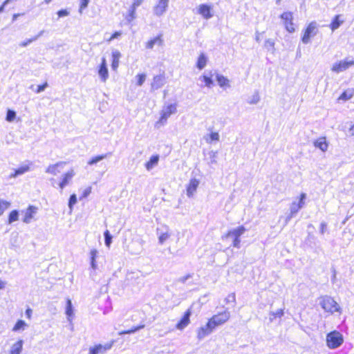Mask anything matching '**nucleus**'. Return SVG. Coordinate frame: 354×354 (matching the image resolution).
<instances>
[{"label":"nucleus","mask_w":354,"mask_h":354,"mask_svg":"<svg viewBox=\"0 0 354 354\" xmlns=\"http://www.w3.org/2000/svg\"><path fill=\"white\" fill-rule=\"evenodd\" d=\"M144 327H145V325H140L138 326H135L130 330H123V331L120 332L119 335L131 334V333H133L139 330L140 329L143 328Z\"/></svg>","instance_id":"39"},{"label":"nucleus","mask_w":354,"mask_h":354,"mask_svg":"<svg viewBox=\"0 0 354 354\" xmlns=\"http://www.w3.org/2000/svg\"><path fill=\"white\" fill-rule=\"evenodd\" d=\"M165 84V77L164 75H158L153 77L151 84V91H153L162 87Z\"/></svg>","instance_id":"12"},{"label":"nucleus","mask_w":354,"mask_h":354,"mask_svg":"<svg viewBox=\"0 0 354 354\" xmlns=\"http://www.w3.org/2000/svg\"><path fill=\"white\" fill-rule=\"evenodd\" d=\"M66 162L64 161H60L53 165H50L46 169V173L56 176L60 172L59 169H63L66 165Z\"/></svg>","instance_id":"16"},{"label":"nucleus","mask_w":354,"mask_h":354,"mask_svg":"<svg viewBox=\"0 0 354 354\" xmlns=\"http://www.w3.org/2000/svg\"><path fill=\"white\" fill-rule=\"evenodd\" d=\"M306 198V194L305 193H302L300 195V198L299 203H297L301 208H303L305 205V199Z\"/></svg>","instance_id":"49"},{"label":"nucleus","mask_w":354,"mask_h":354,"mask_svg":"<svg viewBox=\"0 0 354 354\" xmlns=\"http://www.w3.org/2000/svg\"><path fill=\"white\" fill-rule=\"evenodd\" d=\"M19 218V213L17 210H13L10 213L8 218V223H12Z\"/></svg>","instance_id":"40"},{"label":"nucleus","mask_w":354,"mask_h":354,"mask_svg":"<svg viewBox=\"0 0 354 354\" xmlns=\"http://www.w3.org/2000/svg\"><path fill=\"white\" fill-rule=\"evenodd\" d=\"M293 216H291V212L286 218V225L288 223V221L292 218Z\"/></svg>","instance_id":"62"},{"label":"nucleus","mask_w":354,"mask_h":354,"mask_svg":"<svg viewBox=\"0 0 354 354\" xmlns=\"http://www.w3.org/2000/svg\"><path fill=\"white\" fill-rule=\"evenodd\" d=\"M146 77L147 75L145 73L137 75L136 77L137 79V85L139 86H142L146 80Z\"/></svg>","instance_id":"43"},{"label":"nucleus","mask_w":354,"mask_h":354,"mask_svg":"<svg viewBox=\"0 0 354 354\" xmlns=\"http://www.w3.org/2000/svg\"><path fill=\"white\" fill-rule=\"evenodd\" d=\"M354 95V90L349 89L344 91L339 97V100H348L351 99Z\"/></svg>","instance_id":"34"},{"label":"nucleus","mask_w":354,"mask_h":354,"mask_svg":"<svg viewBox=\"0 0 354 354\" xmlns=\"http://www.w3.org/2000/svg\"><path fill=\"white\" fill-rule=\"evenodd\" d=\"M66 314L68 316V320L71 322V317L73 315V310L71 300L68 299L66 301Z\"/></svg>","instance_id":"29"},{"label":"nucleus","mask_w":354,"mask_h":354,"mask_svg":"<svg viewBox=\"0 0 354 354\" xmlns=\"http://www.w3.org/2000/svg\"><path fill=\"white\" fill-rule=\"evenodd\" d=\"M215 328L209 322V320L207 322V323L202 326H201L197 330V338L199 340H201L204 339L206 336L210 335Z\"/></svg>","instance_id":"8"},{"label":"nucleus","mask_w":354,"mask_h":354,"mask_svg":"<svg viewBox=\"0 0 354 354\" xmlns=\"http://www.w3.org/2000/svg\"><path fill=\"white\" fill-rule=\"evenodd\" d=\"M98 75L102 82H105L109 78V72L106 66V60L102 57V62L98 70Z\"/></svg>","instance_id":"15"},{"label":"nucleus","mask_w":354,"mask_h":354,"mask_svg":"<svg viewBox=\"0 0 354 354\" xmlns=\"http://www.w3.org/2000/svg\"><path fill=\"white\" fill-rule=\"evenodd\" d=\"M138 6L132 4L129 10V15L127 17V20L131 22L136 18V10Z\"/></svg>","instance_id":"31"},{"label":"nucleus","mask_w":354,"mask_h":354,"mask_svg":"<svg viewBox=\"0 0 354 354\" xmlns=\"http://www.w3.org/2000/svg\"><path fill=\"white\" fill-rule=\"evenodd\" d=\"M6 283L2 280H0V290H2L5 288Z\"/></svg>","instance_id":"59"},{"label":"nucleus","mask_w":354,"mask_h":354,"mask_svg":"<svg viewBox=\"0 0 354 354\" xmlns=\"http://www.w3.org/2000/svg\"><path fill=\"white\" fill-rule=\"evenodd\" d=\"M351 136H354V125H353L349 129Z\"/></svg>","instance_id":"63"},{"label":"nucleus","mask_w":354,"mask_h":354,"mask_svg":"<svg viewBox=\"0 0 354 354\" xmlns=\"http://www.w3.org/2000/svg\"><path fill=\"white\" fill-rule=\"evenodd\" d=\"M199 185V180L196 178H192L187 187V196L189 198L194 196L196 189Z\"/></svg>","instance_id":"17"},{"label":"nucleus","mask_w":354,"mask_h":354,"mask_svg":"<svg viewBox=\"0 0 354 354\" xmlns=\"http://www.w3.org/2000/svg\"><path fill=\"white\" fill-rule=\"evenodd\" d=\"M200 80H203L204 82L205 83V86L207 87H211L213 84V81L210 77H208L207 75H203L200 77Z\"/></svg>","instance_id":"44"},{"label":"nucleus","mask_w":354,"mask_h":354,"mask_svg":"<svg viewBox=\"0 0 354 354\" xmlns=\"http://www.w3.org/2000/svg\"><path fill=\"white\" fill-rule=\"evenodd\" d=\"M155 44H158L161 46L162 44V39L161 35H159L146 43L145 47L147 49H153Z\"/></svg>","instance_id":"25"},{"label":"nucleus","mask_w":354,"mask_h":354,"mask_svg":"<svg viewBox=\"0 0 354 354\" xmlns=\"http://www.w3.org/2000/svg\"><path fill=\"white\" fill-rule=\"evenodd\" d=\"M43 33H44V30L40 31L39 33L37 35L35 36L34 37L30 38V39H28L27 40L21 42L19 44V46L21 47H26V46H27L28 45L31 44L32 41H36L40 36L42 35Z\"/></svg>","instance_id":"32"},{"label":"nucleus","mask_w":354,"mask_h":354,"mask_svg":"<svg viewBox=\"0 0 354 354\" xmlns=\"http://www.w3.org/2000/svg\"><path fill=\"white\" fill-rule=\"evenodd\" d=\"M37 209V208L34 206H29L24 212L23 221L26 223H30L34 215L36 214Z\"/></svg>","instance_id":"21"},{"label":"nucleus","mask_w":354,"mask_h":354,"mask_svg":"<svg viewBox=\"0 0 354 354\" xmlns=\"http://www.w3.org/2000/svg\"><path fill=\"white\" fill-rule=\"evenodd\" d=\"M91 192V187H88L84 189L82 194V198H86Z\"/></svg>","instance_id":"55"},{"label":"nucleus","mask_w":354,"mask_h":354,"mask_svg":"<svg viewBox=\"0 0 354 354\" xmlns=\"http://www.w3.org/2000/svg\"><path fill=\"white\" fill-rule=\"evenodd\" d=\"M159 160L158 156H153L150 160L145 164L146 169L149 171L158 165Z\"/></svg>","instance_id":"27"},{"label":"nucleus","mask_w":354,"mask_h":354,"mask_svg":"<svg viewBox=\"0 0 354 354\" xmlns=\"http://www.w3.org/2000/svg\"><path fill=\"white\" fill-rule=\"evenodd\" d=\"M111 55H112L111 68H112L113 71H116L118 70V68L119 67L120 59L122 55H121L120 52L118 50H113Z\"/></svg>","instance_id":"20"},{"label":"nucleus","mask_w":354,"mask_h":354,"mask_svg":"<svg viewBox=\"0 0 354 354\" xmlns=\"http://www.w3.org/2000/svg\"><path fill=\"white\" fill-rule=\"evenodd\" d=\"M317 32V24L315 21L311 22L307 27L304 35L302 37V42L304 44H308L310 37L316 35Z\"/></svg>","instance_id":"7"},{"label":"nucleus","mask_w":354,"mask_h":354,"mask_svg":"<svg viewBox=\"0 0 354 354\" xmlns=\"http://www.w3.org/2000/svg\"><path fill=\"white\" fill-rule=\"evenodd\" d=\"M143 1H144V0H133L132 4L137 6H140L142 3Z\"/></svg>","instance_id":"58"},{"label":"nucleus","mask_w":354,"mask_h":354,"mask_svg":"<svg viewBox=\"0 0 354 354\" xmlns=\"http://www.w3.org/2000/svg\"><path fill=\"white\" fill-rule=\"evenodd\" d=\"M216 81L221 87H230V81L229 80L222 75L217 74L216 75Z\"/></svg>","instance_id":"28"},{"label":"nucleus","mask_w":354,"mask_h":354,"mask_svg":"<svg viewBox=\"0 0 354 354\" xmlns=\"http://www.w3.org/2000/svg\"><path fill=\"white\" fill-rule=\"evenodd\" d=\"M191 276L189 274L185 276V277H183L180 279V281L182 282H185L186 280H187Z\"/></svg>","instance_id":"61"},{"label":"nucleus","mask_w":354,"mask_h":354,"mask_svg":"<svg viewBox=\"0 0 354 354\" xmlns=\"http://www.w3.org/2000/svg\"><path fill=\"white\" fill-rule=\"evenodd\" d=\"M91 264L92 268L95 270L97 267L95 260H91Z\"/></svg>","instance_id":"60"},{"label":"nucleus","mask_w":354,"mask_h":354,"mask_svg":"<svg viewBox=\"0 0 354 354\" xmlns=\"http://www.w3.org/2000/svg\"><path fill=\"white\" fill-rule=\"evenodd\" d=\"M300 209H301V208L299 207V205L296 202L292 203L290 207L291 216H294L295 214H297Z\"/></svg>","instance_id":"41"},{"label":"nucleus","mask_w":354,"mask_h":354,"mask_svg":"<svg viewBox=\"0 0 354 354\" xmlns=\"http://www.w3.org/2000/svg\"><path fill=\"white\" fill-rule=\"evenodd\" d=\"M192 315V312L190 309H188L187 312L185 313L183 317L180 319V321L177 324L176 328L178 330H183L189 324V317Z\"/></svg>","instance_id":"19"},{"label":"nucleus","mask_w":354,"mask_h":354,"mask_svg":"<svg viewBox=\"0 0 354 354\" xmlns=\"http://www.w3.org/2000/svg\"><path fill=\"white\" fill-rule=\"evenodd\" d=\"M10 206V203L3 199H0V216L2 215L6 209Z\"/></svg>","instance_id":"37"},{"label":"nucleus","mask_w":354,"mask_h":354,"mask_svg":"<svg viewBox=\"0 0 354 354\" xmlns=\"http://www.w3.org/2000/svg\"><path fill=\"white\" fill-rule=\"evenodd\" d=\"M112 346L113 343L95 345L89 348L88 354H104L107 351L111 348Z\"/></svg>","instance_id":"11"},{"label":"nucleus","mask_w":354,"mask_h":354,"mask_svg":"<svg viewBox=\"0 0 354 354\" xmlns=\"http://www.w3.org/2000/svg\"><path fill=\"white\" fill-rule=\"evenodd\" d=\"M97 253L98 252H97V250H95V249L91 250L90 252L91 260H95Z\"/></svg>","instance_id":"53"},{"label":"nucleus","mask_w":354,"mask_h":354,"mask_svg":"<svg viewBox=\"0 0 354 354\" xmlns=\"http://www.w3.org/2000/svg\"><path fill=\"white\" fill-rule=\"evenodd\" d=\"M107 156H108L107 154H102V155H100V156L93 157L88 162V165H93L97 164L98 162L106 158L107 157Z\"/></svg>","instance_id":"35"},{"label":"nucleus","mask_w":354,"mask_h":354,"mask_svg":"<svg viewBox=\"0 0 354 354\" xmlns=\"http://www.w3.org/2000/svg\"><path fill=\"white\" fill-rule=\"evenodd\" d=\"M198 13L205 19H209L213 17L212 7L207 4L199 5L198 7Z\"/></svg>","instance_id":"13"},{"label":"nucleus","mask_w":354,"mask_h":354,"mask_svg":"<svg viewBox=\"0 0 354 354\" xmlns=\"http://www.w3.org/2000/svg\"><path fill=\"white\" fill-rule=\"evenodd\" d=\"M16 118V113L12 110H8L6 115V120L8 122H12Z\"/></svg>","instance_id":"45"},{"label":"nucleus","mask_w":354,"mask_h":354,"mask_svg":"<svg viewBox=\"0 0 354 354\" xmlns=\"http://www.w3.org/2000/svg\"><path fill=\"white\" fill-rule=\"evenodd\" d=\"M281 18L283 20H284L286 30L289 32H294L295 31V28H294V24L292 22V13L291 12H283L281 15Z\"/></svg>","instance_id":"14"},{"label":"nucleus","mask_w":354,"mask_h":354,"mask_svg":"<svg viewBox=\"0 0 354 354\" xmlns=\"http://www.w3.org/2000/svg\"><path fill=\"white\" fill-rule=\"evenodd\" d=\"M220 136L217 132H212L209 134V138H205L207 143H211L212 141H218Z\"/></svg>","instance_id":"36"},{"label":"nucleus","mask_w":354,"mask_h":354,"mask_svg":"<svg viewBox=\"0 0 354 354\" xmlns=\"http://www.w3.org/2000/svg\"><path fill=\"white\" fill-rule=\"evenodd\" d=\"M19 16V14H14L13 16H12V21H15L17 17Z\"/></svg>","instance_id":"64"},{"label":"nucleus","mask_w":354,"mask_h":354,"mask_svg":"<svg viewBox=\"0 0 354 354\" xmlns=\"http://www.w3.org/2000/svg\"><path fill=\"white\" fill-rule=\"evenodd\" d=\"M176 112V104H171L163 107L161 111V116L159 120L156 122V127H159V124L163 125L167 122V119L171 115Z\"/></svg>","instance_id":"3"},{"label":"nucleus","mask_w":354,"mask_h":354,"mask_svg":"<svg viewBox=\"0 0 354 354\" xmlns=\"http://www.w3.org/2000/svg\"><path fill=\"white\" fill-rule=\"evenodd\" d=\"M169 0H158L153 8V14L157 17L162 16L167 11Z\"/></svg>","instance_id":"6"},{"label":"nucleus","mask_w":354,"mask_h":354,"mask_svg":"<svg viewBox=\"0 0 354 354\" xmlns=\"http://www.w3.org/2000/svg\"><path fill=\"white\" fill-rule=\"evenodd\" d=\"M283 310L282 309H279L278 310H277L275 313H270V319L271 322L273 321V319L276 317H281L283 316Z\"/></svg>","instance_id":"47"},{"label":"nucleus","mask_w":354,"mask_h":354,"mask_svg":"<svg viewBox=\"0 0 354 354\" xmlns=\"http://www.w3.org/2000/svg\"><path fill=\"white\" fill-rule=\"evenodd\" d=\"M157 235L158 236V243L162 245L171 235L170 230L167 225H163L157 228Z\"/></svg>","instance_id":"9"},{"label":"nucleus","mask_w":354,"mask_h":354,"mask_svg":"<svg viewBox=\"0 0 354 354\" xmlns=\"http://www.w3.org/2000/svg\"><path fill=\"white\" fill-rule=\"evenodd\" d=\"M260 97L258 93H255L252 95L251 100L249 102L250 104H257L259 102Z\"/></svg>","instance_id":"50"},{"label":"nucleus","mask_w":354,"mask_h":354,"mask_svg":"<svg viewBox=\"0 0 354 354\" xmlns=\"http://www.w3.org/2000/svg\"><path fill=\"white\" fill-rule=\"evenodd\" d=\"M230 317V313L227 310H225L221 313L214 315L209 320L216 328L217 326L225 324Z\"/></svg>","instance_id":"4"},{"label":"nucleus","mask_w":354,"mask_h":354,"mask_svg":"<svg viewBox=\"0 0 354 354\" xmlns=\"http://www.w3.org/2000/svg\"><path fill=\"white\" fill-rule=\"evenodd\" d=\"M105 245L109 248L112 242V236L110 234L109 230H106L104 233Z\"/></svg>","instance_id":"42"},{"label":"nucleus","mask_w":354,"mask_h":354,"mask_svg":"<svg viewBox=\"0 0 354 354\" xmlns=\"http://www.w3.org/2000/svg\"><path fill=\"white\" fill-rule=\"evenodd\" d=\"M235 299H235V294L234 293H232V294H230V295H229L227 296V297L226 298L225 300H226L227 302H230V301L235 302Z\"/></svg>","instance_id":"54"},{"label":"nucleus","mask_w":354,"mask_h":354,"mask_svg":"<svg viewBox=\"0 0 354 354\" xmlns=\"http://www.w3.org/2000/svg\"><path fill=\"white\" fill-rule=\"evenodd\" d=\"M76 203H77V197H76V195H75V194H72V195L70 196L69 202H68V207H69V208H70L71 211H72V209H73V205H75Z\"/></svg>","instance_id":"48"},{"label":"nucleus","mask_w":354,"mask_h":354,"mask_svg":"<svg viewBox=\"0 0 354 354\" xmlns=\"http://www.w3.org/2000/svg\"><path fill=\"white\" fill-rule=\"evenodd\" d=\"M327 225L325 222H322L320 225V232L321 234H324L326 230Z\"/></svg>","instance_id":"57"},{"label":"nucleus","mask_w":354,"mask_h":354,"mask_svg":"<svg viewBox=\"0 0 354 354\" xmlns=\"http://www.w3.org/2000/svg\"><path fill=\"white\" fill-rule=\"evenodd\" d=\"M24 342L22 339H19L15 343L10 349V354H21L23 348Z\"/></svg>","instance_id":"23"},{"label":"nucleus","mask_w":354,"mask_h":354,"mask_svg":"<svg viewBox=\"0 0 354 354\" xmlns=\"http://www.w3.org/2000/svg\"><path fill=\"white\" fill-rule=\"evenodd\" d=\"M342 18V17L340 15H336L335 17L330 25V27L333 31L337 29L344 23V19Z\"/></svg>","instance_id":"24"},{"label":"nucleus","mask_w":354,"mask_h":354,"mask_svg":"<svg viewBox=\"0 0 354 354\" xmlns=\"http://www.w3.org/2000/svg\"><path fill=\"white\" fill-rule=\"evenodd\" d=\"M30 170L28 165H24L17 169L14 174L10 175V178H15L19 175H21Z\"/></svg>","instance_id":"30"},{"label":"nucleus","mask_w":354,"mask_h":354,"mask_svg":"<svg viewBox=\"0 0 354 354\" xmlns=\"http://www.w3.org/2000/svg\"><path fill=\"white\" fill-rule=\"evenodd\" d=\"M122 35V32L120 31H117L115 32V33H113L112 35V36L111 37V38L109 39V41H111L112 39H117L118 37H119L120 35Z\"/></svg>","instance_id":"56"},{"label":"nucleus","mask_w":354,"mask_h":354,"mask_svg":"<svg viewBox=\"0 0 354 354\" xmlns=\"http://www.w3.org/2000/svg\"><path fill=\"white\" fill-rule=\"evenodd\" d=\"M351 66H354V61L342 60L334 63L331 70L336 73H339L346 71Z\"/></svg>","instance_id":"10"},{"label":"nucleus","mask_w":354,"mask_h":354,"mask_svg":"<svg viewBox=\"0 0 354 354\" xmlns=\"http://www.w3.org/2000/svg\"><path fill=\"white\" fill-rule=\"evenodd\" d=\"M75 175V172L73 169H70L62 176V180L59 184V187L61 189H63L67 185L69 184L72 178Z\"/></svg>","instance_id":"18"},{"label":"nucleus","mask_w":354,"mask_h":354,"mask_svg":"<svg viewBox=\"0 0 354 354\" xmlns=\"http://www.w3.org/2000/svg\"><path fill=\"white\" fill-rule=\"evenodd\" d=\"M27 324L24 320H19L14 326L12 331L24 330Z\"/></svg>","instance_id":"33"},{"label":"nucleus","mask_w":354,"mask_h":354,"mask_svg":"<svg viewBox=\"0 0 354 354\" xmlns=\"http://www.w3.org/2000/svg\"><path fill=\"white\" fill-rule=\"evenodd\" d=\"M314 146L319 148L323 152H325L328 149V144L326 142V138L322 137L315 141Z\"/></svg>","instance_id":"22"},{"label":"nucleus","mask_w":354,"mask_h":354,"mask_svg":"<svg viewBox=\"0 0 354 354\" xmlns=\"http://www.w3.org/2000/svg\"><path fill=\"white\" fill-rule=\"evenodd\" d=\"M47 86H48V83H47V82L44 83V84H42V85H39V86H38V87H37V89L36 92H37V93H41L42 91H44L46 89V88Z\"/></svg>","instance_id":"51"},{"label":"nucleus","mask_w":354,"mask_h":354,"mask_svg":"<svg viewBox=\"0 0 354 354\" xmlns=\"http://www.w3.org/2000/svg\"><path fill=\"white\" fill-rule=\"evenodd\" d=\"M207 57H206V55L204 53H201V55H199L198 60H197L196 67L198 69L202 70L203 68H204L205 67V66L207 65Z\"/></svg>","instance_id":"26"},{"label":"nucleus","mask_w":354,"mask_h":354,"mask_svg":"<svg viewBox=\"0 0 354 354\" xmlns=\"http://www.w3.org/2000/svg\"><path fill=\"white\" fill-rule=\"evenodd\" d=\"M57 15L59 17L68 16L69 12L66 10H61L57 12Z\"/></svg>","instance_id":"52"},{"label":"nucleus","mask_w":354,"mask_h":354,"mask_svg":"<svg viewBox=\"0 0 354 354\" xmlns=\"http://www.w3.org/2000/svg\"><path fill=\"white\" fill-rule=\"evenodd\" d=\"M246 231L245 228L243 226H240L236 229H233L228 232L226 234V237H233V246L236 248H240L241 240L239 237L244 234Z\"/></svg>","instance_id":"5"},{"label":"nucleus","mask_w":354,"mask_h":354,"mask_svg":"<svg viewBox=\"0 0 354 354\" xmlns=\"http://www.w3.org/2000/svg\"><path fill=\"white\" fill-rule=\"evenodd\" d=\"M319 305L326 312L334 313L340 311V306L332 297L322 296L319 298Z\"/></svg>","instance_id":"1"},{"label":"nucleus","mask_w":354,"mask_h":354,"mask_svg":"<svg viewBox=\"0 0 354 354\" xmlns=\"http://www.w3.org/2000/svg\"><path fill=\"white\" fill-rule=\"evenodd\" d=\"M326 340L327 346L330 349L339 347L344 342L343 335L337 330L329 333Z\"/></svg>","instance_id":"2"},{"label":"nucleus","mask_w":354,"mask_h":354,"mask_svg":"<svg viewBox=\"0 0 354 354\" xmlns=\"http://www.w3.org/2000/svg\"><path fill=\"white\" fill-rule=\"evenodd\" d=\"M90 0H80L79 12L82 13L83 10L87 8Z\"/></svg>","instance_id":"46"},{"label":"nucleus","mask_w":354,"mask_h":354,"mask_svg":"<svg viewBox=\"0 0 354 354\" xmlns=\"http://www.w3.org/2000/svg\"><path fill=\"white\" fill-rule=\"evenodd\" d=\"M265 48L269 50L274 52V41L273 39H268L265 41L264 44Z\"/></svg>","instance_id":"38"}]
</instances>
